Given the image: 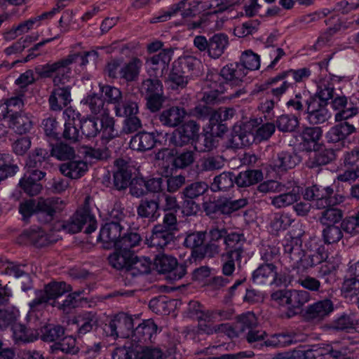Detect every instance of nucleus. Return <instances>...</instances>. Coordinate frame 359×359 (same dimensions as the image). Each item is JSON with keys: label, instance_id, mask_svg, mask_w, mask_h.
<instances>
[{"label": "nucleus", "instance_id": "f257e3e1", "mask_svg": "<svg viewBox=\"0 0 359 359\" xmlns=\"http://www.w3.org/2000/svg\"><path fill=\"white\" fill-rule=\"evenodd\" d=\"M76 113V116L79 122L82 135L88 138L96 137L99 133L102 137L110 140L118 136V132L115 130V120L108 114H102L100 118L95 117H83Z\"/></svg>", "mask_w": 359, "mask_h": 359}, {"label": "nucleus", "instance_id": "f03ea898", "mask_svg": "<svg viewBox=\"0 0 359 359\" xmlns=\"http://www.w3.org/2000/svg\"><path fill=\"white\" fill-rule=\"evenodd\" d=\"M200 61L195 57L187 55L178 58L172 63L168 81L172 89L184 88L189 80L196 74Z\"/></svg>", "mask_w": 359, "mask_h": 359}, {"label": "nucleus", "instance_id": "7ed1b4c3", "mask_svg": "<svg viewBox=\"0 0 359 359\" xmlns=\"http://www.w3.org/2000/svg\"><path fill=\"white\" fill-rule=\"evenodd\" d=\"M76 55H68L53 63L36 67L35 72L41 78H50L55 74L54 86L65 84L69 81L72 73L70 65L76 62Z\"/></svg>", "mask_w": 359, "mask_h": 359}, {"label": "nucleus", "instance_id": "20e7f679", "mask_svg": "<svg viewBox=\"0 0 359 359\" xmlns=\"http://www.w3.org/2000/svg\"><path fill=\"white\" fill-rule=\"evenodd\" d=\"M304 198L306 201H316L318 209L340 204L344 199L341 194L334 193L332 186L317 184L305 189Z\"/></svg>", "mask_w": 359, "mask_h": 359}, {"label": "nucleus", "instance_id": "39448f33", "mask_svg": "<svg viewBox=\"0 0 359 359\" xmlns=\"http://www.w3.org/2000/svg\"><path fill=\"white\" fill-rule=\"evenodd\" d=\"M87 225L85 233L90 234L97 229V221L88 207L79 208L68 219L62 222V229L69 233H76Z\"/></svg>", "mask_w": 359, "mask_h": 359}, {"label": "nucleus", "instance_id": "423d86ee", "mask_svg": "<svg viewBox=\"0 0 359 359\" xmlns=\"http://www.w3.org/2000/svg\"><path fill=\"white\" fill-rule=\"evenodd\" d=\"M340 161L344 170L337 175L338 182L353 184L359 180V147L344 151Z\"/></svg>", "mask_w": 359, "mask_h": 359}, {"label": "nucleus", "instance_id": "0eeeda50", "mask_svg": "<svg viewBox=\"0 0 359 359\" xmlns=\"http://www.w3.org/2000/svg\"><path fill=\"white\" fill-rule=\"evenodd\" d=\"M134 320L133 318L125 313H119L111 319L108 324H105L103 330L107 336L128 338L133 336L134 331Z\"/></svg>", "mask_w": 359, "mask_h": 359}, {"label": "nucleus", "instance_id": "6e6552de", "mask_svg": "<svg viewBox=\"0 0 359 359\" xmlns=\"http://www.w3.org/2000/svg\"><path fill=\"white\" fill-rule=\"evenodd\" d=\"M301 187L294 180L284 182L281 186L279 195L271 198V205L276 208L280 209L288 207L297 203L301 198Z\"/></svg>", "mask_w": 359, "mask_h": 359}, {"label": "nucleus", "instance_id": "1a4fd4ad", "mask_svg": "<svg viewBox=\"0 0 359 359\" xmlns=\"http://www.w3.org/2000/svg\"><path fill=\"white\" fill-rule=\"evenodd\" d=\"M252 282L257 285H265L275 283L276 285L291 283L292 280L278 277L276 267L273 263L261 264L255 271L252 276Z\"/></svg>", "mask_w": 359, "mask_h": 359}, {"label": "nucleus", "instance_id": "9d476101", "mask_svg": "<svg viewBox=\"0 0 359 359\" xmlns=\"http://www.w3.org/2000/svg\"><path fill=\"white\" fill-rule=\"evenodd\" d=\"M65 207V203L60 198H39L36 203L38 219L43 223L50 222Z\"/></svg>", "mask_w": 359, "mask_h": 359}, {"label": "nucleus", "instance_id": "9b49d317", "mask_svg": "<svg viewBox=\"0 0 359 359\" xmlns=\"http://www.w3.org/2000/svg\"><path fill=\"white\" fill-rule=\"evenodd\" d=\"M200 126L194 121L190 120L175 130L170 138V143L176 147H182L194 141L198 136Z\"/></svg>", "mask_w": 359, "mask_h": 359}, {"label": "nucleus", "instance_id": "f8f14e48", "mask_svg": "<svg viewBox=\"0 0 359 359\" xmlns=\"http://www.w3.org/2000/svg\"><path fill=\"white\" fill-rule=\"evenodd\" d=\"M245 76V69L236 62L223 67L219 73L208 74L207 79L210 81H217V80L219 82H222L221 79H222L226 83L238 86L243 82Z\"/></svg>", "mask_w": 359, "mask_h": 359}, {"label": "nucleus", "instance_id": "ddd939ff", "mask_svg": "<svg viewBox=\"0 0 359 359\" xmlns=\"http://www.w3.org/2000/svg\"><path fill=\"white\" fill-rule=\"evenodd\" d=\"M124 229V225L121 222H106L100 229L97 241L103 243L105 249L116 248Z\"/></svg>", "mask_w": 359, "mask_h": 359}, {"label": "nucleus", "instance_id": "4468645a", "mask_svg": "<svg viewBox=\"0 0 359 359\" xmlns=\"http://www.w3.org/2000/svg\"><path fill=\"white\" fill-rule=\"evenodd\" d=\"M206 231H194L187 233L183 245L191 250V257L195 259L201 260L208 258V252L206 250Z\"/></svg>", "mask_w": 359, "mask_h": 359}, {"label": "nucleus", "instance_id": "2eb2a0df", "mask_svg": "<svg viewBox=\"0 0 359 359\" xmlns=\"http://www.w3.org/2000/svg\"><path fill=\"white\" fill-rule=\"evenodd\" d=\"M46 176L43 170L34 169L28 170L20 180L18 186L28 196L38 195L42 190L40 181Z\"/></svg>", "mask_w": 359, "mask_h": 359}, {"label": "nucleus", "instance_id": "dca6fc26", "mask_svg": "<svg viewBox=\"0 0 359 359\" xmlns=\"http://www.w3.org/2000/svg\"><path fill=\"white\" fill-rule=\"evenodd\" d=\"M333 302L324 299L309 305L304 313L305 318L311 322L320 323L328 317L334 311Z\"/></svg>", "mask_w": 359, "mask_h": 359}, {"label": "nucleus", "instance_id": "f3484780", "mask_svg": "<svg viewBox=\"0 0 359 359\" xmlns=\"http://www.w3.org/2000/svg\"><path fill=\"white\" fill-rule=\"evenodd\" d=\"M210 8L212 9V11L198 16L193 22H189V29H196L205 27L220 29L222 27L224 21H226L227 18H224L223 17L219 18L218 17L217 14L222 13L223 11H217L215 4H211Z\"/></svg>", "mask_w": 359, "mask_h": 359}, {"label": "nucleus", "instance_id": "a211bd4d", "mask_svg": "<svg viewBox=\"0 0 359 359\" xmlns=\"http://www.w3.org/2000/svg\"><path fill=\"white\" fill-rule=\"evenodd\" d=\"M8 128L18 135H26L34 128L33 117L24 111H15L7 115Z\"/></svg>", "mask_w": 359, "mask_h": 359}, {"label": "nucleus", "instance_id": "6ab92c4d", "mask_svg": "<svg viewBox=\"0 0 359 359\" xmlns=\"http://www.w3.org/2000/svg\"><path fill=\"white\" fill-rule=\"evenodd\" d=\"M306 120L310 125L316 126L326 123L331 117L327 105L313 97L306 108Z\"/></svg>", "mask_w": 359, "mask_h": 359}, {"label": "nucleus", "instance_id": "aec40b11", "mask_svg": "<svg viewBox=\"0 0 359 359\" xmlns=\"http://www.w3.org/2000/svg\"><path fill=\"white\" fill-rule=\"evenodd\" d=\"M160 196L151 198H145L140 201L137 206V215L139 217L147 219L149 222H155L160 217Z\"/></svg>", "mask_w": 359, "mask_h": 359}, {"label": "nucleus", "instance_id": "412c9836", "mask_svg": "<svg viewBox=\"0 0 359 359\" xmlns=\"http://www.w3.org/2000/svg\"><path fill=\"white\" fill-rule=\"evenodd\" d=\"M299 162L300 158L296 153L282 151L273 156L270 165L275 171H286L294 168Z\"/></svg>", "mask_w": 359, "mask_h": 359}, {"label": "nucleus", "instance_id": "4be33fe9", "mask_svg": "<svg viewBox=\"0 0 359 359\" xmlns=\"http://www.w3.org/2000/svg\"><path fill=\"white\" fill-rule=\"evenodd\" d=\"M160 135L161 133L157 131L152 133L139 132L132 137L129 143L130 147L137 151H149L155 147L158 142L157 137Z\"/></svg>", "mask_w": 359, "mask_h": 359}, {"label": "nucleus", "instance_id": "5701e85b", "mask_svg": "<svg viewBox=\"0 0 359 359\" xmlns=\"http://www.w3.org/2000/svg\"><path fill=\"white\" fill-rule=\"evenodd\" d=\"M246 241L244 234L241 231H227L224 244L225 252L224 253L243 257L245 252L243 245Z\"/></svg>", "mask_w": 359, "mask_h": 359}, {"label": "nucleus", "instance_id": "b1692460", "mask_svg": "<svg viewBox=\"0 0 359 359\" xmlns=\"http://www.w3.org/2000/svg\"><path fill=\"white\" fill-rule=\"evenodd\" d=\"M302 243L299 235L292 236L287 234L283 241L284 255L294 265L302 261L304 252L302 249Z\"/></svg>", "mask_w": 359, "mask_h": 359}, {"label": "nucleus", "instance_id": "393cba45", "mask_svg": "<svg viewBox=\"0 0 359 359\" xmlns=\"http://www.w3.org/2000/svg\"><path fill=\"white\" fill-rule=\"evenodd\" d=\"M287 303L288 310L286 316L290 318L297 315L302 306L311 299V294L306 290H290Z\"/></svg>", "mask_w": 359, "mask_h": 359}, {"label": "nucleus", "instance_id": "a878e982", "mask_svg": "<svg viewBox=\"0 0 359 359\" xmlns=\"http://www.w3.org/2000/svg\"><path fill=\"white\" fill-rule=\"evenodd\" d=\"M158 332V326L151 319L144 320L134 329L133 339L142 343H153Z\"/></svg>", "mask_w": 359, "mask_h": 359}, {"label": "nucleus", "instance_id": "bb28decb", "mask_svg": "<svg viewBox=\"0 0 359 359\" xmlns=\"http://www.w3.org/2000/svg\"><path fill=\"white\" fill-rule=\"evenodd\" d=\"M175 232L168 230L164 226L155 225L152 229L151 236L147 239L146 243L149 247L163 249L175 239Z\"/></svg>", "mask_w": 359, "mask_h": 359}, {"label": "nucleus", "instance_id": "cd10ccee", "mask_svg": "<svg viewBox=\"0 0 359 359\" xmlns=\"http://www.w3.org/2000/svg\"><path fill=\"white\" fill-rule=\"evenodd\" d=\"M313 149V153L309 156L306 164L309 168H318L326 165L336 159V151L331 148H320Z\"/></svg>", "mask_w": 359, "mask_h": 359}, {"label": "nucleus", "instance_id": "c85d7f7f", "mask_svg": "<svg viewBox=\"0 0 359 359\" xmlns=\"http://www.w3.org/2000/svg\"><path fill=\"white\" fill-rule=\"evenodd\" d=\"M227 231L226 228H219L218 226H213L210 229L208 233L209 240L206 243L209 259L214 258L219 254L221 251L219 241L222 239L224 241Z\"/></svg>", "mask_w": 359, "mask_h": 359}, {"label": "nucleus", "instance_id": "c756f323", "mask_svg": "<svg viewBox=\"0 0 359 359\" xmlns=\"http://www.w3.org/2000/svg\"><path fill=\"white\" fill-rule=\"evenodd\" d=\"M116 116L124 118L139 113V106L135 95L125 93L124 97L114 107Z\"/></svg>", "mask_w": 359, "mask_h": 359}, {"label": "nucleus", "instance_id": "7c9ffc66", "mask_svg": "<svg viewBox=\"0 0 359 359\" xmlns=\"http://www.w3.org/2000/svg\"><path fill=\"white\" fill-rule=\"evenodd\" d=\"M332 127L325 135V138L328 143L342 142L344 144V140L355 131L353 125L347 121L341 122Z\"/></svg>", "mask_w": 359, "mask_h": 359}, {"label": "nucleus", "instance_id": "2f4dec72", "mask_svg": "<svg viewBox=\"0 0 359 359\" xmlns=\"http://www.w3.org/2000/svg\"><path fill=\"white\" fill-rule=\"evenodd\" d=\"M131 259L125 275L126 279H133L150 273L151 262L149 258L138 257L134 253Z\"/></svg>", "mask_w": 359, "mask_h": 359}, {"label": "nucleus", "instance_id": "473e14b6", "mask_svg": "<svg viewBox=\"0 0 359 359\" xmlns=\"http://www.w3.org/2000/svg\"><path fill=\"white\" fill-rule=\"evenodd\" d=\"M186 114L184 109L179 107H171L159 114L158 120L165 126L175 128L183 122Z\"/></svg>", "mask_w": 359, "mask_h": 359}, {"label": "nucleus", "instance_id": "72a5a7b5", "mask_svg": "<svg viewBox=\"0 0 359 359\" xmlns=\"http://www.w3.org/2000/svg\"><path fill=\"white\" fill-rule=\"evenodd\" d=\"M71 101V88L69 86L57 87L52 91L48 102L53 111H60Z\"/></svg>", "mask_w": 359, "mask_h": 359}, {"label": "nucleus", "instance_id": "f704fd0d", "mask_svg": "<svg viewBox=\"0 0 359 359\" xmlns=\"http://www.w3.org/2000/svg\"><path fill=\"white\" fill-rule=\"evenodd\" d=\"M115 249L116 251L108 257L109 263L114 269L123 271L125 276L131 259L133 257L134 252L123 248Z\"/></svg>", "mask_w": 359, "mask_h": 359}, {"label": "nucleus", "instance_id": "c9c22d12", "mask_svg": "<svg viewBox=\"0 0 359 359\" xmlns=\"http://www.w3.org/2000/svg\"><path fill=\"white\" fill-rule=\"evenodd\" d=\"M254 140V135L245 128L235 126L228 140V147L238 149L249 146Z\"/></svg>", "mask_w": 359, "mask_h": 359}, {"label": "nucleus", "instance_id": "e433bc0d", "mask_svg": "<svg viewBox=\"0 0 359 359\" xmlns=\"http://www.w3.org/2000/svg\"><path fill=\"white\" fill-rule=\"evenodd\" d=\"M208 56L212 59L219 58L229 45V38L223 33L215 34L209 39Z\"/></svg>", "mask_w": 359, "mask_h": 359}, {"label": "nucleus", "instance_id": "4c0bfd02", "mask_svg": "<svg viewBox=\"0 0 359 359\" xmlns=\"http://www.w3.org/2000/svg\"><path fill=\"white\" fill-rule=\"evenodd\" d=\"M50 158V153L46 149L36 147L28 155L25 165L31 170L45 168Z\"/></svg>", "mask_w": 359, "mask_h": 359}, {"label": "nucleus", "instance_id": "58836bf2", "mask_svg": "<svg viewBox=\"0 0 359 359\" xmlns=\"http://www.w3.org/2000/svg\"><path fill=\"white\" fill-rule=\"evenodd\" d=\"M225 164L224 158L220 155H206L203 156L197 165L200 173L215 172L221 170Z\"/></svg>", "mask_w": 359, "mask_h": 359}, {"label": "nucleus", "instance_id": "ea45409f", "mask_svg": "<svg viewBox=\"0 0 359 359\" xmlns=\"http://www.w3.org/2000/svg\"><path fill=\"white\" fill-rule=\"evenodd\" d=\"M60 170L62 175L71 179L82 177L88 170V165L83 161H71L62 163Z\"/></svg>", "mask_w": 359, "mask_h": 359}, {"label": "nucleus", "instance_id": "a19ab883", "mask_svg": "<svg viewBox=\"0 0 359 359\" xmlns=\"http://www.w3.org/2000/svg\"><path fill=\"white\" fill-rule=\"evenodd\" d=\"M257 319L252 312H247L236 317L234 325L237 336L245 334L257 327Z\"/></svg>", "mask_w": 359, "mask_h": 359}, {"label": "nucleus", "instance_id": "79ce46f5", "mask_svg": "<svg viewBox=\"0 0 359 359\" xmlns=\"http://www.w3.org/2000/svg\"><path fill=\"white\" fill-rule=\"evenodd\" d=\"M235 183L239 187H247L255 184L263 180L260 170H247L235 176Z\"/></svg>", "mask_w": 359, "mask_h": 359}, {"label": "nucleus", "instance_id": "37998d69", "mask_svg": "<svg viewBox=\"0 0 359 359\" xmlns=\"http://www.w3.org/2000/svg\"><path fill=\"white\" fill-rule=\"evenodd\" d=\"M13 337L16 343L32 342L37 339L36 331L27 328L20 323H15L13 327Z\"/></svg>", "mask_w": 359, "mask_h": 359}, {"label": "nucleus", "instance_id": "c03bdc74", "mask_svg": "<svg viewBox=\"0 0 359 359\" xmlns=\"http://www.w3.org/2000/svg\"><path fill=\"white\" fill-rule=\"evenodd\" d=\"M172 55L173 49L172 48H163L158 53L148 57L147 63L149 65L159 66L163 74L164 70L168 69Z\"/></svg>", "mask_w": 359, "mask_h": 359}, {"label": "nucleus", "instance_id": "a18cd8bd", "mask_svg": "<svg viewBox=\"0 0 359 359\" xmlns=\"http://www.w3.org/2000/svg\"><path fill=\"white\" fill-rule=\"evenodd\" d=\"M323 136L322 128L318 126H309L303 129L301 138L304 146H307V150L311 151V144H313V148Z\"/></svg>", "mask_w": 359, "mask_h": 359}, {"label": "nucleus", "instance_id": "49530a36", "mask_svg": "<svg viewBox=\"0 0 359 359\" xmlns=\"http://www.w3.org/2000/svg\"><path fill=\"white\" fill-rule=\"evenodd\" d=\"M196 138L193 144L194 150L198 152H210L217 147V140L212 134L198 135Z\"/></svg>", "mask_w": 359, "mask_h": 359}, {"label": "nucleus", "instance_id": "de8ad7c7", "mask_svg": "<svg viewBox=\"0 0 359 359\" xmlns=\"http://www.w3.org/2000/svg\"><path fill=\"white\" fill-rule=\"evenodd\" d=\"M50 351L53 353L62 351L65 353L76 354L79 352V349L76 346V339L72 336H67L63 337L60 341L51 345Z\"/></svg>", "mask_w": 359, "mask_h": 359}, {"label": "nucleus", "instance_id": "09e8293b", "mask_svg": "<svg viewBox=\"0 0 359 359\" xmlns=\"http://www.w3.org/2000/svg\"><path fill=\"white\" fill-rule=\"evenodd\" d=\"M142 241V236L137 232L128 231L124 229L122 236L116 248H123L126 250H131L132 248L140 245Z\"/></svg>", "mask_w": 359, "mask_h": 359}, {"label": "nucleus", "instance_id": "8fccbe9b", "mask_svg": "<svg viewBox=\"0 0 359 359\" xmlns=\"http://www.w3.org/2000/svg\"><path fill=\"white\" fill-rule=\"evenodd\" d=\"M43 292L50 300H55L65 293L70 292L72 287L65 282H53L45 285Z\"/></svg>", "mask_w": 359, "mask_h": 359}, {"label": "nucleus", "instance_id": "3c124183", "mask_svg": "<svg viewBox=\"0 0 359 359\" xmlns=\"http://www.w3.org/2000/svg\"><path fill=\"white\" fill-rule=\"evenodd\" d=\"M235 175L231 172H224L215 177L212 184V189L214 191H226L233 186Z\"/></svg>", "mask_w": 359, "mask_h": 359}, {"label": "nucleus", "instance_id": "603ef678", "mask_svg": "<svg viewBox=\"0 0 359 359\" xmlns=\"http://www.w3.org/2000/svg\"><path fill=\"white\" fill-rule=\"evenodd\" d=\"M297 341L294 332H282L267 339L266 347H284Z\"/></svg>", "mask_w": 359, "mask_h": 359}, {"label": "nucleus", "instance_id": "864d4df0", "mask_svg": "<svg viewBox=\"0 0 359 359\" xmlns=\"http://www.w3.org/2000/svg\"><path fill=\"white\" fill-rule=\"evenodd\" d=\"M334 88L333 84L328 81H321L318 84V89L314 95L311 97H315L320 102L327 105V102L333 99Z\"/></svg>", "mask_w": 359, "mask_h": 359}, {"label": "nucleus", "instance_id": "5fc2aeb1", "mask_svg": "<svg viewBox=\"0 0 359 359\" xmlns=\"http://www.w3.org/2000/svg\"><path fill=\"white\" fill-rule=\"evenodd\" d=\"M132 170L127 166L120 168L114 173V187L121 191L126 189L132 180Z\"/></svg>", "mask_w": 359, "mask_h": 359}, {"label": "nucleus", "instance_id": "6e6d98bb", "mask_svg": "<svg viewBox=\"0 0 359 359\" xmlns=\"http://www.w3.org/2000/svg\"><path fill=\"white\" fill-rule=\"evenodd\" d=\"M140 92L144 97L163 95V84L158 79H147L142 82Z\"/></svg>", "mask_w": 359, "mask_h": 359}, {"label": "nucleus", "instance_id": "4d7b16f0", "mask_svg": "<svg viewBox=\"0 0 359 359\" xmlns=\"http://www.w3.org/2000/svg\"><path fill=\"white\" fill-rule=\"evenodd\" d=\"M321 212L320 217V222L323 225H334V224L339 222L344 216L343 211L333 206L325 207Z\"/></svg>", "mask_w": 359, "mask_h": 359}, {"label": "nucleus", "instance_id": "13d9d810", "mask_svg": "<svg viewBox=\"0 0 359 359\" xmlns=\"http://www.w3.org/2000/svg\"><path fill=\"white\" fill-rule=\"evenodd\" d=\"M311 99H313V97H311V95H308L306 92L302 93H298L293 98H291L287 102L286 105L287 108L298 113L302 111L306 112V108L308 107Z\"/></svg>", "mask_w": 359, "mask_h": 359}, {"label": "nucleus", "instance_id": "bf43d9fd", "mask_svg": "<svg viewBox=\"0 0 359 359\" xmlns=\"http://www.w3.org/2000/svg\"><path fill=\"white\" fill-rule=\"evenodd\" d=\"M244 337L253 348L261 349L264 346L266 347L267 334L265 331L257 330V327L250 330L249 332L244 334Z\"/></svg>", "mask_w": 359, "mask_h": 359}, {"label": "nucleus", "instance_id": "052dcab7", "mask_svg": "<svg viewBox=\"0 0 359 359\" xmlns=\"http://www.w3.org/2000/svg\"><path fill=\"white\" fill-rule=\"evenodd\" d=\"M20 313L15 307L0 309V330H6L15 324Z\"/></svg>", "mask_w": 359, "mask_h": 359}, {"label": "nucleus", "instance_id": "680f3d73", "mask_svg": "<svg viewBox=\"0 0 359 359\" xmlns=\"http://www.w3.org/2000/svg\"><path fill=\"white\" fill-rule=\"evenodd\" d=\"M140 67L141 61L137 58H133L121 69V77L127 81H135L138 77Z\"/></svg>", "mask_w": 359, "mask_h": 359}, {"label": "nucleus", "instance_id": "e2e57ef3", "mask_svg": "<svg viewBox=\"0 0 359 359\" xmlns=\"http://www.w3.org/2000/svg\"><path fill=\"white\" fill-rule=\"evenodd\" d=\"M24 235L27 236L31 243L37 248L45 247L50 243L48 235L40 228L25 231Z\"/></svg>", "mask_w": 359, "mask_h": 359}, {"label": "nucleus", "instance_id": "0e129e2a", "mask_svg": "<svg viewBox=\"0 0 359 359\" xmlns=\"http://www.w3.org/2000/svg\"><path fill=\"white\" fill-rule=\"evenodd\" d=\"M77 323L79 327L78 334L82 336L97 327V319L95 314L85 313L77 320Z\"/></svg>", "mask_w": 359, "mask_h": 359}, {"label": "nucleus", "instance_id": "69168bd1", "mask_svg": "<svg viewBox=\"0 0 359 359\" xmlns=\"http://www.w3.org/2000/svg\"><path fill=\"white\" fill-rule=\"evenodd\" d=\"M0 163V182L6 180L8 177L14 176L19 170L18 166L14 163V161L10 159L8 154L1 155Z\"/></svg>", "mask_w": 359, "mask_h": 359}, {"label": "nucleus", "instance_id": "338daca9", "mask_svg": "<svg viewBox=\"0 0 359 359\" xmlns=\"http://www.w3.org/2000/svg\"><path fill=\"white\" fill-rule=\"evenodd\" d=\"M276 126L280 131L291 133L298 127L299 122L295 115L283 114L276 119Z\"/></svg>", "mask_w": 359, "mask_h": 359}, {"label": "nucleus", "instance_id": "774afa93", "mask_svg": "<svg viewBox=\"0 0 359 359\" xmlns=\"http://www.w3.org/2000/svg\"><path fill=\"white\" fill-rule=\"evenodd\" d=\"M359 112V100L357 98H349V102L346 107L335 114L336 121H342L357 115Z\"/></svg>", "mask_w": 359, "mask_h": 359}]
</instances>
